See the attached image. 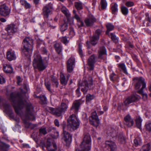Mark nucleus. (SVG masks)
Instances as JSON below:
<instances>
[{"mask_svg":"<svg viewBox=\"0 0 151 151\" xmlns=\"http://www.w3.org/2000/svg\"><path fill=\"white\" fill-rule=\"evenodd\" d=\"M91 77H89L88 80H85L79 84V87L76 89V93L79 95L80 94V88L81 87V91L84 94L86 93L87 91L89 89L91 88L93 85V82Z\"/></svg>","mask_w":151,"mask_h":151,"instance_id":"6","label":"nucleus"},{"mask_svg":"<svg viewBox=\"0 0 151 151\" xmlns=\"http://www.w3.org/2000/svg\"><path fill=\"white\" fill-rule=\"evenodd\" d=\"M68 125L65 124H62L63 130V139L66 142H68L71 140L72 136L67 131V130L72 131L79 127L80 122L77 116L74 114H72L67 120Z\"/></svg>","mask_w":151,"mask_h":151,"instance_id":"1","label":"nucleus"},{"mask_svg":"<svg viewBox=\"0 0 151 151\" xmlns=\"http://www.w3.org/2000/svg\"><path fill=\"white\" fill-rule=\"evenodd\" d=\"M128 12V9L126 7L123 6V15H126L127 14Z\"/></svg>","mask_w":151,"mask_h":151,"instance_id":"46","label":"nucleus"},{"mask_svg":"<svg viewBox=\"0 0 151 151\" xmlns=\"http://www.w3.org/2000/svg\"><path fill=\"white\" fill-rule=\"evenodd\" d=\"M74 17L77 20V21L80 20V19L79 17L76 14H75V15Z\"/></svg>","mask_w":151,"mask_h":151,"instance_id":"58","label":"nucleus"},{"mask_svg":"<svg viewBox=\"0 0 151 151\" xmlns=\"http://www.w3.org/2000/svg\"><path fill=\"white\" fill-rule=\"evenodd\" d=\"M51 80L52 81L55 83L56 86L58 87V82L57 80L53 77H52Z\"/></svg>","mask_w":151,"mask_h":151,"instance_id":"50","label":"nucleus"},{"mask_svg":"<svg viewBox=\"0 0 151 151\" xmlns=\"http://www.w3.org/2000/svg\"><path fill=\"white\" fill-rule=\"evenodd\" d=\"M48 60L47 58L46 61H43L40 55L35 54L33 61V66L35 68H37L40 70H43L46 68Z\"/></svg>","mask_w":151,"mask_h":151,"instance_id":"4","label":"nucleus"},{"mask_svg":"<svg viewBox=\"0 0 151 151\" xmlns=\"http://www.w3.org/2000/svg\"><path fill=\"white\" fill-rule=\"evenodd\" d=\"M25 107V112L27 116H28L27 118L30 119V116H33L34 107L30 103H28L26 104ZM27 118V117H26V118L24 119L22 117L25 127L27 128H28L30 127L31 124L26 119Z\"/></svg>","mask_w":151,"mask_h":151,"instance_id":"7","label":"nucleus"},{"mask_svg":"<svg viewBox=\"0 0 151 151\" xmlns=\"http://www.w3.org/2000/svg\"><path fill=\"white\" fill-rule=\"evenodd\" d=\"M23 55L27 56L31 54L33 49V40L30 37H26L23 40Z\"/></svg>","mask_w":151,"mask_h":151,"instance_id":"5","label":"nucleus"},{"mask_svg":"<svg viewBox=\"0 0 151 151\" xmlns=\"http://www.w3.org/2000/svg\"><path fill=\"white\" fill-rule=\"evenodd\" d=\"M125 5L128 7H131L134 5V3L132 1H129L127 2L125 4Z\"/></svg>","mask_w":151,"mask_h":151,"instance_id":"43","label":"nucleus"},{"mask_svg":"<svg viewBox=\"0 0 151 151\" xmlns=\"http://www.w3.org/2000/svg\"><path fill=\"white\" fill-rule=\"evenodd\" d=\"M5 82V80L3 77L0 75V84H3Z\"/></svg>","mask_w":151,"mask_h":151,"instance_id":"52","label":"nucleus"},{"mask_svg":"<svg viewBox=\"0 0 151 151\" xmlns=\"http://www.w3.org/2000/svg\"><path fill=\"white\" fill-rule=\"evenodd\" d=\"M60 82L62 84L66 85L67 84L68 79H66L64 75L62 73L60 74Z\"/></svg>","mask_w":151,"mask_h":151,"instance_id":"27","label":"nucleus"},{"mask_svg":"<svg viewBox=\"0 0 151 151\" xmlns=\"http://www.w3.org/2000/svg\"><path fill=\"white\" fill-rule=\"evenodd\" d=\"M96 57L95 55H92L88 59V64L90 67L89 69L92 70L93 69L94 64L96 62Z\"/></svg>","mask_w":151,"mask_h":151,"instance_id":"20","label":"nucleus"},{"mask_svg":"<svg viewBox=\"0 0 151 151\" xmlns=\"http://www.w3.org/2000/svg\"><path fill=\"white\" fill-rule=\"evenodd\" d=\"M54 47L57 53L58 54L60 53L62 49V47L60 44L58 43H56L54 45Z\"/></svg>","mask_w":151,"mask_h":151,"instance_id":"30","label":"nucleus"},{"mask_svg":"<svg viewBox=\"0 0 151 151\" xmlns=\"http://www.w3.org/2000/svg\"><path fill=\"white\" fill-rule=\"evenodd\" d=\"M101 31L100 29H97L95 34L93 37L90 38L91 44L92 45H94L97 43V41L99 39V35L101 33Z\"/></svg>","mask_w":151,"mask_h":151,"instance_id":"16","label":"nucleus"},{"mask_svg":"<svg viewBox=\"0 0 151 151\" xmlns=\"http://www.w3.org/2000/svg\"><path fill=\"white\" fill-rule=\"evenodd\" d=\"M134 144L136 146H137L141 143V140L139 138L137 137L134 141Z\"/></svg>","mask_w":151,"mask_h":151,"instance_id":"33","label":"nucleus"},{"mask_svg":"<svg viewBox=\"0 0 151 151\" xmlns=\"http://www.w3.org/2000/svg\"><path fill=\"white\" fill-rule=\"evenodd\" d=\"M45 85L47 89L49 91H50V82H45Z\"/></svg>","mask_w":151,"mask_h":151,"instance_id":"45","label":"nucleus"},{"mask_svg":"<svg viewBox=\"0 0 151 151\" xmlns=\"http://www.w3.org/2000/svg\"><path fill=\"white\" fill-rule=\"evenodd\" d=\"M6 30L9 35H11L15 33L17 31V26L13 24H10L7 25L6 28Z\"/></svg>","mask_w":151,"mask_h":151,"instance_id":"21","label":"nucleus"},{"mask_svg":"<svg viewBox=\"0 0 151 151\" xmlns=\"http://www.w3.org/2000/svg\"><path fill=\"white\" fill-rule=\"evenodd\" d=\"M78 52L81 57H82L83 55L82 50L81 49V45L80 44L79 45Z\"/></svg>","mask_w":151,"mask_h":151,"instance_id":"47","label":"nucleus"},{"mask_svg":"<svg viewBox=\"0 0 151 151\" xmlns=\"http://www.w3.org/2000/svg\"><path fill=\"white\" fill-rule=\"evenodd\" d=\"M21 92L22 94L12 92H10L9 94L8 92L6 93V94L9 96L10 101L12 102L15 111L17 114H19L25 104V101L24 100L25 92L23 93L22 91Z\"/></svg>","mask_w":151,"mask_h":151,"instance_id":"2","label":"nucleus"},{"mask_svg":"<svg viewBox=\"0 0 151 151\" xmlns=\"http://www.w3.org/2000/svg\"><path fill=\"white\" fill-rule=\"evenodd\" d=\"M101 8L102 9H104L107 6V3L106 0H101Z\"/></svg>","mask_w":151,"mask_h":151,"instance_id":"39","label":"nucleus"},{"mask_svg":"<svg viewBox=\"0 0 151 151\" xmlns=\"http://www.w3.org/2000/svg\"><path fill=\"white\" fill-rule=\"evenodd\" d=\"M4 107L6 110H7L9 107V105L8 104H5L4 105Z\"/></svg>","mask_w":151,"mask_h":151,"instance_id":"57","label":"nucleus"},{"mask_svg":"<svg viewBox=\"0 0 151 151\" xmlns=\"http://www.w3.org/2000/svg\"><path fill=\"white\" fill-rule=\"evenodd\" d=\"M48 132H53L54 133V135L55 136L54 138H58L59 135V132L56 130L55 127H49L48 129Z\"/></svg>","mask_w":151,"mask_h":151,"instance_id":"26","label":"nucleus"},{"mask_svg":"<svg viewBox=\"0 0 151 151\" xmlns=\"http://www.w3.org/2000/svg\"><path fill=\"white\" fill-rule=\"evenodd\" d=\"M3 70L6 73H11L13 72V68L10 65L5 64L3 66Z\"/></svg>","mask_w":151,"mask_h":151,"instance_id":"24","label":"nucleus"},{"mask_svg":"<svg viewBox=\"0 0 151 151\" xmlns=\"http://www.w3.org/2000/svg\"><path fill=\"white\" fill-rule=\"evenodd\" d=\"M115 57L116 60V61L117 62H119V60H120V58L118 56H115Z\"/></svg>","mask_w":151,"mask_h":151,"instance_id":"62","label":"nucleus"},{"mask_svg":"<svg viewBox=\"0 0 151 151\" xmlns=\"http://www.w3.org/2000/svg\"><path fill=\"white\" fill-rule=\"evenodd\" d=\"M94 98V95H91L90 94H87L86 96V102H89L91 100L93 99Z\"/></svg>","mask_w":151,"mask_h":151,"instance_id":"38","label":"nucleus"},{"mask_svg":"<svg viewBox=\"0 0 151 151\" xmlns=\"http://www.w3.org/2000/svg\"><path fill=\"white\" fill-rule=\"evenodd\" d=\"M27 1L25 0H21L20 1L21 4L23 6H24Z\"/></svg>","mask_w":151,"mask_h":151,"instance_id":"55","label":"nucleus"},{"mask_svg":"<svg viewBox=\"0 0 151 151\" xmlns=\"http://www.w3.org/2000/svg\"><path fill=\"white\" fill-rule=\"evenodd\" d=\"M75 35L74 30L73 28H70V31L69 32V35H70L71 37Z\"/></svg>","mask_w":151,"mask_h":151,"instance_id":"44","label":"nucleus"},{"mask_svg":"<svg viewBox=\"0 0 151 151\" xmlns=\"http://www.w3.org/2000/svg\"><path fill=\"white\" fill-rule=\"evenodd\" d=\"M61 41L65 44L68 43L69 42L66 37H62L61 39Z\"/></svg>","mask_w":151,"mask_h":151,"instance_id":"41","label":"nucleus"},{"mask_svg":"<svg viewBox=\"0 0 151 151\" xmlns=\"http://www.w3.org/2000/svg\"><path fill=\"white\" fill-rule=\"evenodd\" d=\"M106 146L108 149H110V151H114L116 149V146L115 143L111 141H106L105 143Z\"/></svg>","mask_w":151,"mask_h":151,"instance_id":"22","label":"nucleus"},{"mask_svg":"<svg viewBox=\"0 0 151 151\" xmlns=\"http://www.w3.org/2000/svg\"><path fill=\"white\" fill-rule=\"evenodd\" d=\"M17 83L18 85H19L20 83L22 82V79L20 76H18L17 77Z\"/></svg>","mask_w":151,"mask_h":151,"instance_id":"51","label":"nucleus"},{"mask_svg":"<svg viewBox=\"0 0 151 151\" xmlns=\"http://www.w3.org/2000/svg\"><path fill=\"white\" fill-rule=\"evenodd\" d=\"M96 19L92 15H89L84 20L86 25L87 27H91L93 25V23L96 22Z\"/></svg>","mask_w":151,"mask_h":151,"instance_id":"17","label":"nucleus"},{"mask_svg":"<svg viewBox=\"0 0 151 151\" xmlns=\"http://www.w3.org/2000/svg\"><path fill=\"white\" fill-rule=\"evenodd\" d=\"M146 16V19L147 21H148L150 22H151V16L149 17V14L148 13H146L145 14Z\"/></svg>","mask_w":151,"mask_h":151,"instance_id":"48","label":"nucleus"},{"mask_svg":"<svg viewBox=\"0 0 151 151\" xmlns=\"http://www.w3.org/2000/svg\"><path fill=\"white\" fill-rule=\"evenodd\" d=\"M98 54V58H102V55L106 54V50L104 47L102 46L100 47Z\"/></svg>","mask_w":151,"mask_h":151,"instance_id":"25","label":"nucleus"},{"mask_svg":"<svg viewBox=\"0 0 151 151\" xmlns=\"http://www.w3.org/2000/svg\"><path fill=\"white\" fill-rule=\"evenodd\" d=\"M42 99H43V103H45L47 100L45 96H43V97H42L41 98V100H42Z\"/></svg>","mask_w":151,"mask_h":151,"instance_id":"61","label":"nucleus"},{"mask_svg":"<svg viewBox=\"0 0 151 151\" xmlns=\"http://www.w3.org/2000/svg\"><path fill=\"white\" fill-rule=\"evenodd\" d=\"M46 145L47 148L49 151H55L57 149L55 143L50 138L48 139L47 140Z\"/></svg>","mask_w":151,"mask_h":151,"instance_id":"14","label":"nucleus"},{"mask_svg":"<svg viewBox=\"0 0 151 151\" xmlns=\"http://www.w3.org/2000/svg\"><path fill=\"white\" fill-rule=\"evenodd\" d=\"M84 101L81 100H79L76 101L73 103V105L71 108V110H74L75 112H76L78 111L80 106L83 103Z\"/></svg>","mask_w":151,"mask_h":151,"instance_id":"18","label":"nucleus"},{"mask_svg":"<svg viewBox=\"0 0 151 151\" xmlns=\"http://www.w3.org/2000/svg\"><path fill=\"white\" fill-rule=\"evenodd\" d=\"M10 10L6 6L5 4H3L0 6V14L3 16L9 15L10 13Z\"/></svg>","mask_w":151,"mask_h":151,"instance_id":"13","label":"nucleus"},{"mask_svg":"<svg viewBox=\"0 0 151 151\" xmlns=\"http://www.w3.org/2000/svg\"><path fill=\"white\" fill-rule=\"evenodd\" d=\"M118 65L120 71H122L123 70V64L122 63L118 64Z\"/></svg>","mask_w":151,"mask_h":151,"instance_id":"54","label":"nucleus"},{"mask_svg":"<svg viewBox=\"0 0 151 151\" xmlns=\"http://www.w3.org/2000/svg\"><path fill=\"white\" fill-rule=\"evenodd\" d=\"M146 128L149 131H151V122L147 123L146 124Z\"/></svg>","mask_w":151,"mask_h":151,"instance_id":"42","label":"nucleus"},{"mask_svg":"<svg viewBox=\"0 0 151 151\" xmlns=\"http://www.w3.org/2000/svg\"><path fill=\"white\" fill-rule=\"evenodd\" d=\"M90 124L93 126L97 127L100 123L99 120L95 111L92 113L91 116L89 118Z\"/></svg>","mask_w":151,"mask_h":151,"instance_id":"10","label":"nucleus"},{"mask_svg":"<svg viewBox=\"0 0 151 151\" xmlns=\"http://www.w3.org/2000/svg\"><path fill=\"white\" fill-rule=\"evenodd\" d=\"M140 98L139 96L136 94L127 98L124 101L125 105H127L133 102L137 101Z\"/></svg>","mask_w":151,"mask_h":151,"instance_id":"15","label":"nucleus"},{"mask_svg":"<svg viewBox=\"0 0 151 151\" xmlns=\"http://www.w3.org/2000/svg\"><path fill=\"white\" fill-rule=\"evenodd\" d=\"M24 6L27 9L29 8L30 7V6L29 4L27 3V2L26 3Z\"/></svg>","mask_w":151,"mask_h":151,"instance_id":"56","label":"nucleus"},{"mask_svg":"<svg viewBox=\"0 0 151 151\" xmlns=\"http://www.w3.org/2000/svg\"><path fill=\"white\" fill-rule=\"evenodd\" d=\"M108 35L109 37H111L112 40L115 42H118V40L114 34L112 33H110V34L108 33Z\"/></svg>","mask_w":151,"mask_h":151,"instance_id":"36","label":"nucleus"},{"mask_svg":"<svg viewBox=\"0 0 151 151\" xmlns=\"http://www.w3.org/2000/svg\"><path fill=\"white\" fill-rule=\"evenodd\" d=\"M75 59L73 57H71L67 62V71L71 73L73 71L75 66Z\"/></svg>","mask_w":151,"mask_h":151,"instance_id":"12","label":"nucleus"},{"mask_svg":"<svg viewBox=\"0 0 151 151\" xmlns=\"http://www.w3.org/2000/svg\"><path fill=\"white\" fill-rule=\"evenodd\" d=\"M135 81V88L136 89H139L142 86L141 89L137 91L138 93L142 95V99L145 101L147 100V95L146 93H145L143 91V89L146 87V83L144 81V79L142 77L135 78L133 80Z\"/></svg>","mask_w":151,"mask_h":151,"instance_id":"3","label":"nucleus"},{"mask_svg":"<svg viewBox=\"0 0 151 151\" xmlns=\"http://www.w3.org/2000/svg\"><path fill=\"white\" fill-rule=\"evenodd\" d=\"M68 27V24L66 22H64L63 24H62L60 27V30L62 32H63L66 30Z\"/></svg>","mask_w":151,"mask_h":151,"instance_id":"34","label":"nucleus"},{"mask_svg":"<svg viewBox=\"0 0 151 151\" xmlns=\"http://www.w3.org/2000/svg\"><path fill=\"white\" fill-rule=\"evenodd\" d=\"M52 9V4L50 3L44 6L42 9V14L45 18H47Z\"/></svg>","mask_w":151,"mask_h":151,"instance_id":"11","label":"nucleus"},{"mask_svg":"<svg viewBox=\"0 0 151 151\" xmlns=\"http://www.w3.org/2000/svg\"><path fill=\"white\" fill-rule=\"evenodd\" d=\"M142 120L140 117H137L136 119V123L137 127L138 128L141 129V123Z\"/></svg>","mask_w":151,"mask_h":151,"instance_id":"29","label":"nucleus"},{"mask_svg":"<svg viewBox=\"0 0 151 151\" xmlns=\"http://www.w3.org/2000/svg\"><path fill=\"white\" fill-rule=\"evenodd\" d=\"M40 134L45 135L47 133V132L45 128H42L39 129Z\"/></svg>","mask_w":151,"mask_h":151,"instance_id":"40","label":"nucleus"},{"mask_svg":"<svg viewBox=\"0 0 151 151\" xmlns=\"http://www.w3.org/2000/svg\"><path fill=\"white\" fill-rule=\"evenodd\" d=\"M66 101V102L65 103L63 101L60 105L55 109L52 108H50L49 110L50 112L58 116H61L64 114L68 108L67 105L68 101Z\"/></svg>","mask_w":151,"mask_h":151,"instance_id":"9","label":"nucleus"},{"mask_svg":"<svg viewBox=\"0 0 151 151\" xmlns=\"http://www.w3.org/2000/svg\"><path fill=\"white\" fill-rule=\"evenodd\" d=\"M75 5L76 7L78 10L81 9H83L82 4L80 2H75Z\"/></svg>","mask_w":151,"mask_h":151,"instance_id":"37","label":"nucleus"},{"mask_svg":"<svg viewBox=\"0 0 151 151\" xmlns=\"http://www.w3.org/2000/svg\"><path fill=\"white\" fill-rule=\"evenodd\" d=\"M91 147V139L88 133L84 134L83 141L80 145V151H88Z\"/></svg>","mask_w":151,"mask_h":151,"instance_id":"8","label":"nucleus"},{"mask_svg":"<svg viewBox=\"0 0 151 151\" xmlns=\"http://www.w3.org/2000/svg\"><path fill=\"white\" fill-rule=\"evenodd\" d=\"M115 74L114 73H112L111 75L110 76V80L111 81H113V77L114 76Z\"/></svg>","mask_w":151,"mask_h":151,"instance_id":"60","label":"nucleus"},{"mask_svg":"<svg viewBox=\"0 0 151 151\" xmlns=\"http://www.w3.org/2000/svg\"><path fill=\"white\" fill-rule=\"evenodd\" d=\"M61 10L67 17H68L70 16V14L69 12L65 7L62 6L61 8Z\"/></svg>","mask_w":151,"mask_h":151,"instance_id":"28","label":"nucleus"},{"mask_svg":"<svg viewBox=\"0 0 151 151\" xmlns=\"http://www.w3.org/2000/svg\"><path fill=\"white\" fill-rule=\"evenodd\" d=\"M0 21L2 22H5L6 21V20L4 18H1L0 19Z\"/></svg>","mask_w":151,"mask_h":151,"instance_id":"64","label":"nucleus"},{"mask_svg":"<svg viewBox=\"0 0 151 151\" xmlns=\"http://www.w3.org/2000/svg\"><path fill=\"white\" fill-rule=\"evenodd\" d=\"M78 21V27H80L83 26V21H81V20Z\"/></svg>","mask_w":151,"mask_h":151,"instance_id":"49","label":"nucleus"},{"mask_svg":"<svg viewBox=\"0 0 151 151\" xmlns=\"http://www.w3.org/2000/svg\"><path fill=\"white\" fill-rule=\"evenodd\" d=\"M151 148L149 144L148 143L143 145L142 148L141 149V151H149Z\"/></svg>","mask_w":151,"mask_h":151,"instance_id":"32","label":"nucleus"},{"mask_svg":"<svg viewBox=\"0 0 151 151\" xmlns=\"http://www.w3.org/2000/svg\"><path fill=\"white\" fill-rule=\"evenodd\" d=\"M86 43L87 45V48H90V46H89V45L90 44V42L89 41H87Z\"/></svg>","mask_w":151,"mask_h":151,"instance_id":"63","label":"nucleus"},{"mask_svg":"<svg viewBox=\"0 0 151 151\" xmlns=\"http://www.w3.org/2000/svg\"><path fill=\"white\" fill-rule=\"evenodd\" d=\"M54 123L56 126L58 127H59L60 126L58 120L57 119H55L54 120Z\"/></svg>","mask_w":151,"mask_h":151,"instance_id":"53","label":"nucleus"},{"mask_svg":"<svg viewBox=\"0 0 151 151\" xmlns=\"http://www.w3.org/2000/svg\"><path fill=\"white\" fill-rule=\"evenodd\" d=\"M111 9L113 14H115L118 10L117 5L116 4H114L111 6Z\"/></svg>","mask_w":151,"mask_h":151,"instance_id":"35","label":"nucleus"},{"mask_svg":"<svg viewBox=\"0 0 151 151\" xmlns=\"http://www.w3.org/2000/svg\"><path fill=\"white\" fill-rule=\"evenodd\" d=\"M124 124L128 127H130L132 126L134 122L133 119L131 118L129 114L126 116L124 118Z\"/></svg>","mask_w":151,"mask_h":151,"instance_id":"19","label":"nucleus"},{"mask_svg":"<svg viewBox=\"0 0 151 151\" xmlns=\"http://www.w3.org/2000/svg\"><path fill=\"white\" fill-rule=\"evenodd\" d=\"M107 31L106 32V34L108 35L109 31L113 30L114 28V26L111 23H108L106 25Z\"/></svg>","mask_w":151,"mask_h":151,"instance_id":"31","label":"nucleus"},{"mask_svg":"<svg viewBox=\"0 0 151 151\" xmlns=\"http://www.w3.org/2000/svg\"><path fill=\"white\" fill-rule=\"evenodd\" d=\"M123 73H125L127 74V72L126 68H125V66L124 64H123Z\"/></svg>","mask_w":151,"mask_h":151,"instance_id":"59","label":"nucleus"},{"mask_svg":"<svg viewBox=\"0 0 151 151\" xmlns=\"http://www.w3.org/2000/svg\"><path fill=\"white\" fill-rule=\"evenodd\" d=\"M6 58L9 61H12L15 60L16 58V56L15 52L14 51H8L6 53Z\"/></svg>","mask_w":151,"mask_h":151,"instance_id":"23","label":"nucleus"}]
</instances>
